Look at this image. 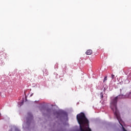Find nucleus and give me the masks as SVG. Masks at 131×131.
<instances>
[{"mask_svg": "<svg viewBox=\"0 0 131 131\" xmlns=\"http://www.w3.org/2000/svg\"><path fill=\"white\" fill-rule=\"evenodd\" d=\"M32 96H33V94H32L30 96L32 97Z\"/></svg>", "mask_w": 131, "mask_h": 131, "instance_id": "6e6552de", "label": "nucleus"}, {"mask_svg": "<svg viewBox=\"0 0 131 131\" xmlns=\"http://www.w3.org/2000/svg\"><path fill=\"white\" fill-rule=\"evenodd\" d=\"M101 98L103 99V92L101 93Z\"/></svg>", "mask_w": 131, "mask_h": 131, "instance_id": "423d86ee", "label": "nucleus"}, {"mask_svg": "<svg viewBox=\"0 0 131 131\" xmlns=\"http://www.w3.org/2000/svg\"><path fill=\"white\" fill-rule=\"evenodd\" d=\"M106 80H107V76H105L104 78V82H105V81H106Z\"/></svg>", "mask_w": 131, "mask_h": 131, "instance_id": "20e7f679", "label": "nucleus"}, {"mask_svg": "<svg viewBox=\"0 0 131 131\" xmlns=\"http://www.w3.org/2000/svg\"><path fill=\"white\" fill-rule=\"evenodd\" d=\"M77 120L80 125L78 131H92L90 128V122L83 113H80L77 115Z\"/></svg>", "mask_w": 131, "mask_h": 131, "instance_id": "f257e3e1", "label": "nucleus"}, {"mask_svg": "<svg viewBox=\"0 0 131 131\" xmlns=\"http://www.w3.org/2000/svg\"><path fill=\"white\" fill-rule=\"evenodd\" d=\"M86 55H92L93 54V50L89 49L88 50L85 52Z\"/></svg>", "mask_w": 131, "mask_h": 131, "instance_id": "f03ea898", "label": "nucleus"}, {"mask_svg": "<svg viewBox=\"0 0 131 131\" xmlns=\"http://www.w3.org/2000/svg\"><path fill=\"white\" fill-rule=\"evenodd\" d=\"M115 77V75L114 74H112V79H114V78Z\"/></svg>", "mask_w": 131, "mask_h": 131, "instance_id": "7ed1b4c3", "label": "nucleus"}, {"mask_svg": "<svg viewBox=\"0 0 131 131\" xmlns=\"http://www.w3.org/2000/svg\"><path fill=\"white\" fill-rule=\"evenodd\" d=\"M28 115L30 116H31V113H28Z\"/></svg>", "mask_w": 131, "mask_h": 131, "instance_id": "0eeeda50", "label": "nucleus"}, {"mask_svg": "<svg viewBox=\"0 0 131 131\" xmlns=\"http://www.w3.org/2000/svg\"><path fill=\"white\" fill-rule=\"evenodd\" d=\"M1 55H2V54H1V53H0V56H1Z\"/></svg>", "mask_w": 131, "mask_h": 131, "instance_id": "9d476101", "label": "nucleus"}, {"mask_svg": "<svg viewBox=\"0 0 131 131\" xmlns=\"http://www.w3.org/2000/svg\"><path fill=\"white\" fill-rule=\"evenodd\" d=\"M121 91H122V90H121V89H120V92H121Z\"/></svg>", "mask_w": 131, "mask_h": 131, "instance_id": "1a4fd4ad", "label": "nucleus"}, {"mask_svg": "<svg viewBox=\"0 0 131 131\" xmlns=\"http://www.w3.org/2000/svg\"><path fill=\"white\" fill-rule=\"evenodd\" d=\"M128 98H131V93H130V92L129 93V95H128Z\"/></svg>", "mask_w": 131, "mask_h": 131, "instance_id": "39448f33", "label": "nucleus"}]
</instances>
